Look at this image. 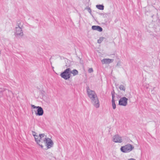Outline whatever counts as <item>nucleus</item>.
Listing matches in <instances>:
<instances>
[{
    "mask_svg": "<svg viewBox=\"0 0 160 160\" xmlns=\"http://www.w3.org/2000/svg\"><path fill=\"white\" fill-rule=\"evenodd\" d=\"M114 96L113 95H112V103H115V101H114V99H113L114 98Z\"/></svg>",
    "mask_w": 160,
    "mask_h": 160,
    "instance_id": "16",
    "label": "nucleus"
},
{
    "mask_svg": "<svg viewBox=\"0 0 160 160\" xmlns=\"http://www.w3.org/2000/svg\"><path fill=\"white\" fill-rule=\"evenodd\" d=\"M92 28L93 30H97L99 32H101L102 30V28L98 26H92Z\"/></svg>",
    "mask_w": 160,
    "mask_h": 160,
    "instance_id": "8",
    "label": "nucleus"
},
{
    "mask_svg": "<svg viewBox=\"0 0 160 160\" xmlns=\"http://www.w3.org/2000/svg\"><path fill=\"white\" fill-rule=\"evenodd\" d=\"M71 73L73 74L74 76L77 75L78 73V71L76 69L74 70H72L71 72Z\"/></svg>",
    "mask_w": 160,
    "mask_h": 160,
    "instance_id": "11",
    "label": "nucleus"
},
{
    "mask_svg": "<svg viewBox=\"0 0 160 160\" xmlns=\"http://www.w3.org/2000/svg\"><path fill=\"white\" fill-rule=\"evenodd\" d=\"M35 141L42 148L47 150L50 148L53 143L49 138H48L44 134H40L38 136L34 135Z\"/></svg>",
    "mask_w": 160,
    "mask_h": 160,
    "instance_id": "1",
    "label": "nucleus"
},
{
    "mask_svg": "<svg viewBox=\"0 0 160 160\" xmlns=\"http://www.w3.org/2000/svg\"><path fill=\"white\" fill-rule=\"evenodd\" d=\"M128 160H135L133 158H131V159H128Z\"/></svg>",
    "mask_w": 160,
    "mask_h": 160,
    "instance_id": "17",
    "label": "nucleus"
},
{
    "mask_svg": "<svg viewBox=\"0 0 160 160\" xmlns=\"http://www.w3.org/2000/svg\"><path fill=\"white\" fill-rule=\"evenodd\" d=\"M128 99L124 97L121 98L119 100V104L120 105L125 106L127 103Z\"/></svg>",
    "mask_w": 160,
    "mask_h": 160,
    "instance_id": "6",
    "label": "nucleus"
},
{
    "mask_svg": "<svg viewBox=\"0 0 160 160\" xmlns=\"http://www.w3.org/2000/svg\"><path fill=\"white\" fill-rule=\"evenodd\" d=\"M134 147L131 145L128 144L122 147L121 148V150L122 151L124 152H127L131 151Z\"/></svg>",
    "mask_w": 160,
    "mask_h": 160,
    "instance_id": "3",
    "label": "nucleus"
},
{
    "mask_svg": "<svg viewBox=\"0 0 160 160\" xmlns=\"http://www.w3.org/2000/svg\"><path fill=\"white\" fill-rule=\"evenodd\" d=\"M112 106L113 109H115L116 108V104L115 103H112Z\"/></svg>",
    "mask_w": 160,
    "mask_h": 160,
    "instance_id": "14",
    "label": "nucleus"
},
{
    "mask_svg": "<svg viewBox=\"0 0 160 160\" xmlns=\"http://www.w3.org/2000/svg\"><path fill=\"white\" fill-rule=\"evenodd\" d=\"M112 60L110 59H104L102 60V64H109L112 61Z\"/></svg>",
    "mask_w": 160,
    "mask_h": 160,
    "instance_id": "9",
    "label": "nucleus"
},
{
    "mask_svg": "<svg viewBox=\"0 0 160 160\" xmlns=\"http://www.w3.org/2000/svg\"><path fill=\"white\" fill-rule=\"evenodd\" d=\"M119 88L121 90L124 91L125 90V88L124 87L123 85H121L119 87Z\"/></svg>",
    "mask_w": 160,
    "mask_h": 160,
    "instance_id": "13",
    "label": "nucleus"
},
{
    "mask_svg": "<svg viewBox=\"0 0 160 160\" xmlns=\"http://www.w3.org/2000/svg\"><path fill=\"white\" fill-rule=\"evenodd\" d=\"M113 141L115 142L121 143L122 142V139L119 135H116L113 137Z\"/></svg>",
    "mask_w": 160,
    "mask_h": 160,
    "instance_id": "7",
    "label": "nucleus"
},
{
    "mask_svg": "<svg viewBox=\"0 0 160 160\" xmlns=\"http://www.w3.org/2000/svg\"><path fill=\"white\" fill-rule=\"evenodd\" d=\"M88 72L90 73H91L93 71L92 68H90L88 69Z\"/></svg>",
    "mask_w": 160,
    "mask_h": 160,
    "instance_id": "15",
    "label": "nucleus"
},
{
    "mask_svg": "<svg viewBox=\"0 0 160 160\" xmlns=\"http://www.w3.org/2000/svg\"><path fill=\"white\" fill-rule=\"evenodd\" d=\"M17 30H18V31H20V32L19 33L18 32H17V33L18 35H22V30L20 28H16Z\"/></svg>",
    "mask_w": 160,
    "mask_h": 160,
    "instance_id": "12",
    "label": "nucleus"
},
{
    "mask_svg": "<svg viewBox=\"0 0 160 160\" xmlns=\"http://www.w3.org/2000/svg\"><path fill=\"white\" fill-rule=\"evenodd\" d=\"M87 92L89 97L90 98L93 102L94 106L96 108L99 107V102L95 92L90 89L89 87L87 88Z\"/></svg>",
    "mask_w": 160,
    "mask_h": 160,
    "instance_id": "2",
    "label": "nucleus"
},
{
    "mask_svg": "<svg viewBox=\"0 0 160 160\" xmlns=\"http://www.w3.org/2000/svg\"><path fill=\"white\" fill-rule=\"evenodd\" d=\"M98 42H99V40H98Z\"/></svg>",
    "mask_w": 160,
    "mask_h": 160,
    "instance_id": "18",
    "label": "nucleus"
},
{
    "mask_svg": "<svg viewBox=\"0 0 160 160\" xmlns=\"http://www.w3.org/2000/svg\"><path fill=\"white\" fill-rule=\"evenodd\" d=\"M31 107L34 109H37V112L36 113L37 115L41 116L43 114V111L42 108L40 107H36L33 105H32Z\"/></svg>",
    "mask_w": 160,
    "mask_h": 160,
    "instance_id": "5",
    "label": "nucleus"
},
{
    "mask_svg": "<svg viewBox=\"0 0 160 160\" xmlns=\"http://www.w3.org/2000/svg\"><path fill=\"white\" fill-rule=\"evenodd\" d=\"M70 71V69L68 68L61 74V77L65 79H67L70 78V75L69 73Z\"/></svg>",
    "mask_w": 160,
    "mask_h": 160,
    "instance_id": "4",
    "label": "nucleus"
},
{
    "mask_svg": "<svg viewBox=\"0 0 160 160\" xmlns=\"http://www.w3.org/2000/svg\"><path fill=\"white\" fill-rule=\"evenodd\" d=\"M96 7L98 9L100 10H103L104 9V6L102 5H97L96 6Z\"/></svg>",
    "mask_w": 160,
    "mask_h": 160,
    "instance_id": "10",
    "label": "nucleus"
}]
</instances>
